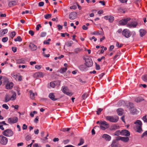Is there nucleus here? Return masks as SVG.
I'll use <instances>...</instances> for the list:
<instances>
[{
    "label": "nucleus",
    "mask_w": 147,
    "mask_h": 147,
    "mask_svg": "<svg viewBox=\"0 0 147 147\" xmlns=\"http://www.w3.org/2000/svg\"><path fill=\"white\" fill-rule=\"evenodd\" d=\"M142 120L144 122H147V116L145 115L143 116Z\"/></svg>",
    "instance_id": "nucleus-51"
},
{
    "label": "nucleus",
    "mask_w": 147,
    "mask_h": 147,
    "mask_svg": "<svg viewBox=\"0 0 147 147\" xmlns=\"http://www.w3.org/2000/svg\"><path fill=\"white\" fill-rule=\"evenodd\" d=\"M82 49L79 48H78L74 49V51L77 54L81 51Z\"/></svg>",
    "instance_id": "nucleus-33"
},
{
    "label": "nucleus",
    "mask_w": 147,
    "mask_h": 147,
    "mask_svg": "<svg viewBox=\"0 0 147 147\" xmlns=\"http://www.w3.org/2000/svg\"><path fill=\"white\" fill-rule=\"evenodd\" d=\"M100 129L103 130L107 129L109 127V124L105 121H100Z\"/></svg>",
    "instance_id": "nucleus-4"
},
{
    "label": "nucleus",
    "mask_w": 147,
    "mask_h": 147,
    "mask_svg": "<svg viewBox=\"0 0 147 147\" xmlns=\"http://www.w3.org/2000/svg\"><path fill=\"white\" fill-rule=\"evenodd\" d=\"M11 101L14 100L16 98V94L15 92L13 90L11 91Z\"/></svg>",
    "instance_id": "nucleus-16"
},
{
    "label": "nucleus",
    "mask_w": 147,
    "mask_h": 147,
    "mask_svg": "<svg viewBox=\"0 0 147 147\" xmlns=\"http://www.w3.org/2000/svg\"><path fill=\"white\" fill-rule=\"evenodd\" d=\"M92 34L93 35H96L97 36L100 35L101 34V32L99 31H95L93 32Z\"/></svg>",
    "instance_id": "nucleus-42"
},
{
    "label": "nucleus",
    "mask_w": 147,
    "mask_h": 147,
    "mask_svg": "<svg viewBox=\"0 0 147 147\" xmlns=\"http://www.w3.org/2000/svg\"><path fill=\"white\" fill-rule=\"evenodd\" d=\"M131 18H127L123 19L119 22V23L121 25H125L128 23V22L130 21Z\"/></svg>",
    "instance_id": "nucleus-12"
},
{
    "label": "nucleus",
    "mask_w": 147,
    "mask_h": 147,
    "mask_svg": "<svg viewBox=\"0 0 147 147\" xmlns=\"http://www.w3.org/2000/svg\"><path fill=\"white\" fill-rule=\"evenodd\" d=\"M12 50L14 53L16 52L17 51V48L15 47H13L12 48Z\"/></svg>",
    "instance_id": "nucleus-59"
},
{
    "label": "nucleus",
    "mask_w": 147,
    "mask_h": 147,
    "mask_svg": "<svg viewBox=\"0 0 147 147\" xmlns=\"http://www.w3.org/2000/svg\"><path fill=\"white\" fill-rule=\"evenodd\" d=\"M120 135H121V131L120 130L117 131L114 133V135L115 136H117Z\"/></svg>",
    "instance_id": "nucleus-43"
},
{
    "label": "nucleus",
    "mask_w": 147,
    "mask_h": 147,
    "mask_svg": "<svg viewBox=\"0 0 147 147\" xmlns=\"http://www.w3.org/2000/svg\"><path fill=\"white\" fill-rule=\"evenodd\" d=\"M51 16V14H46L44 16L45 18L46 19H48L50 18Z\"/></svg>",
    "instance_id": "nucleus-44"
},
{
    "label": "nucleus",
    "mask_w": 147,
    "mask_h": 147,
    "mask_svg": "<svg viewBox=\"0 0 147 147\" xmlns=\"http://www.w3.org/2000/svg\"><path fill=\"white\" fill-rule=\"evenodd\" d=\"M9 82V79L6 77H4L3 78V83L5 85Z\"/></svg>",
    "instance_id": "nucleus-27"
},
{
    "label": "nucleus",
    "mask_w": 147,
    "mask_h": 147,
    "mask_svg": "<svg viewBox=\"0 0 147 147\" xmlns=\"http://www.w3.org/2000/svg\"><path fill=\"white\" fill-rule=\"evenodd\" d=\"M38 116L36 117L34 119V122L36 123H37L38 121Z\"/></svg>",
    "instance_id": "nucleus-61"
},
{
    "label": "nucleus",
    "mask_w": 147,
    "mask_h": 147,
    "mask_svg": "<svg viewBox=\"0 0 147 147\" xmlns=\"http://www.w3.org/2000/svg\"><path fill=\"white\" fill-rule=\"evenodd\" d=\"M122 34L123 36L127 38H129L131 36L130 32L129 30L127 29H124L122 32Z\"/></svg>",
    "instance_id": "nucleus-10"
},
{
    "label": "nucleus",
    "mask_w": 147,
    "mask_h": 147,
    "mask_svg": "<svg viewBox=\"0 0 147 147\" xmlns=\"http://www.w3.org/2000/svg\"><path fill=\"white\" fill-rule=\"evenodd\" d=\"M139 32H140V35L142 37L144 36L146 33V31L143 29L140 30Z\"/></svg>",
    "instance_id": "nucleus-26"
},
{
    "label": "nucleus",
    "mask_w": 147,
    "mask_h": 147,
    "mask_svg": "<svg viewBox=\"0 0 147 147\" xmlns=\"http://www.w3.org/2000/svg\"><path fill=\"white\" fill-rule=\"evenodd\" d=\"M36 113V112L34 111L33 112H31L30 113V115L32 117L34 116V114Z\"/></svg>",
    "instance_id": "nucleus-57"
},
{
    "label": "nucleus",
    "mask_w": 147,
    "mask_h": 147,
    "mask_svg": "<svg viewBox=\"0 0 147 147\" xmlns=\"http://www.w3.org/2000/svg\"><path fill=\"white\" fill-rule=\"evenodd\" d=\"M8 40V38L7 37H5L2 39V41L3 42H5L7 41Z\"/></svg>",
    "instance_id": "nucleus-48"
},
{
    "label": "nucleus",
    "mask_w": 147,
    "mask_h": 147,
    "mask_svg": "<svg viewBox=\"0 0 147 147\" xmlns=\"http://www.w3.org/2000/svg\"><path fill=\"white\" fill-rule=\"evenodd\" d=\"M15 41L21 42L22 41V39L20 36H18L16 38L14 39Z\"/></svg>",
    "instance_id": "nucleus-40"
},
{
    "label": "nucleus",
    "mask_w": 147,
    "mask_h": 147,
    "mask_svg": "<svg viewBox=\"0 0 147 147\" xmlns=\"http://www.w3.org/2000/svg\"><path fill=\"white\" fill-rule=\"evenodd\" d=\"M102 138L107 141H109L111 140V137L109 135L104 134L102 136Z\"/></svg>",
    "instance_id": "nucleus-14"
},
{
    "label": "nucleus",
    "mask_w": 147,
    "mask_h": 147,
    "mask_svg": "<svg viewBox=\"0 0 147 147\" xmlns=\"http://www.w3.org/2000/svg\"><path fill=\"white\" fill-rule=\"evenodd\" d=\"M11 76L16 80L21 81L22 80V76L19 73L16 74L15 72H13L11 73Z\"/></svg>",
    "instance_id": "nucleus-8"
},
{
    "label": "nucleus",
    "mask_w": 147,
    "mask_h": 147,
    "mask_svg": "<svg viewBox=\"0 0 147 147\" xmlns=\"http://www.w3.org/2000/svg\"><path fill=\"white\" fill-rule=\"evenodd\" d=\"M16 34V32L14 31L12 32L10 34L9 36L10 37L12 38H13L15 36Z\"/></svg>",
    "instance_id": "nucleus-41"
},
{
    "label": "nucleus",
    "mask_w": 147,
    "mask_h": 147,
    "mask_svg": "<svg viewBox=\"0 0 147 147\" xmlns=\"http://www.w3.org/2000/svg\"><path fill=\"white\" fill-rule=\"evenodd\" d=\"M121 135L129 136L130 135V133L127 130H123L121 131Z\"/></svg>",
    "instance_id": "nucleus-18"
},
{
    "label": "nucleus",
    "mask_w": 147,
    "mask_h": 147,
    "mask_svg": "<svg viewBox=\"0 0 147 147\" xmlns=\"http://www.w3.org/2000/svg\"><path fill=\"white\" fill-rule=\"evenodd\" d=\"M106 119L111 122L115 123L118 121L119 117L117 116H108L106 117Z\"/></svg>",
    "instance_id": "nucleus-3"
},
{
    "label": "nucleus",
    "mask_w": 147,
    "mask_h": 147,
    "mask_svg": "<svg viewBox=\"0 0 147 147\" xmlns=\"http://www.w3.org/2000/svg\"><path fill=\"white\" fill-rule=\"evenodd\" d=\"M84 139L82 138H81L80 139V142L78 144V146L82 145L84 143Z\"/></svg>",
    "instance_id": "nucleus-38"
},
{
    "label": "nucleus",
    "mask_w": 147,
    "mask_h": 147,
    "mask_svg": "<svg viewBox=\"0 0 147 147\" xmlns=\"http://www.w3.org/2000/svg\"><path fill=\"white\" fill-rule=\"evenodd\" d=\"M2 134L5 136L10 137L12 136L13 134V132L10 129H7L4 131L2 132Z\"/></svg>",
    "instance_id": "nucleus-1"
},
{
    "label": "nucleus",
    "mask_w": 147,
    "mask_h": 147,
    "mask_svg": "<svg viewBox=\"0 0 147 147\" xmlns=\"http://www.w3.org/2000/svg\"><path fill=\"white\" fill-rule=\"evenodd\" d=\"M87 96V94L86 93H84L82 96V98L83 99H85Z\"/></svg>",
    "instance_id": "nucleus-50"
},
{
    "label": "nucleus",
    "mask_w": 147,
    "mask_h": 147,
    "mask_svg": "<svg viewBox=\"0 0 147 147\" xmlns=\"http://www.w3.org/2000/svg\"><path fill=\"white\" fill-rule=\"evenodd\" d=\"M18 121V118L16 117L9 118L8 119V122L10 124L16 123Z\"/></svg>",
    "instance_id": "nucleus-9"
},
{
    "label": "nucleus",
    "mask_w": 147,
    "mask_h": 147,
    "mask_svg": "<svg viewBox=\"0 0 147 147\" xmlns=\"http://www.w3.org/2000/svg\"><path fill=\"white\" fill-rule=\"evenodd\" d=\"M121 138H122L121 137L119 136L116 137L115 138L116 141V140H121Z\"/></svg>",
    "instance_id": "nucleus-60"
},
{
    "label": "nucleus",
    "mask_w": 147,
    "mask_h": 147,
    "mask_svg": "<svg viewBox=\"0 0 147 147\" xmlns=\"http://www.w3.org/2000/svg\"><path fill=\"white\" fill-rule=\"evenodd\" d=\"M86 65L87 67H91L93 65V62L92 59L90 58L87 59L85 61Z\"/></svg>",
    "instance_id": "nucleus-11"
},
{
    "label": "nucleus",
    "mask_w": 147,
    "mask_h": 147,
    "mask_svg": "<svg viewBox=\"0 0 147 147\" xmlns=\"http://www.w3.org/2000/svg\"><path fill=\"white\" fill-rule=\"evenodd\" d=\"M73 42L72 41H70L67 42L66 44V45L68 47H71L73 44Z\"/></svg>",
    "instance_id": "nucleus-34"
},
{
    "label": "nucleus",
    "mask_w": 147,
    "mask_h": 147,
    "mask_svg": "<svg viewBox=\"0 0 147 147\" xmlns=\"http://www.w3.org/2000/svg\"><path fill=\"white\" fill-rule=\"evenodd\" d=\"M117 111L118 115H121L123 113V110L122 109H119Z\"/></svg>",
    "instance_id": "nucleus-29"
},
{
    "label": "nucleus",
    "mask_w": 147,
    "mask_h": 147,
    "mask_svg": "<svg viewBox=\"0 0 147 147\" xmlns=\"http://www.w3.org/2000/svg\"><path fill=\"white\" fill-rule=\"evenodd\" d=\"M77 13L74 12L71 13L69 15V18L71 20L75 19L76 17Z\"/></svg>",
    "instance_id": "nucleus-13"
},
{
    "label": "nucleus",
    "mask_w": 147,
    "mask_h": 147,
    "mask_svg": "<svg viewBox=\"0 0 147 147\" xmlns=\"http://www.w3.org/2000/svg\"><path fill=\"white\" fill-rule=\"evenodd\" d=\"M67 68L66 67L65 68H62L60 69V71L61 73H63L65 72L67 70Z\"/></svg>",
    "instance_id": "nucleus-39"
},
{
    "label": "nucleus",
    "mask_w": 147,
    "mask_h": 147,
    "mask_svg": "<svg viewBox=\"0 0 147 147\" xmlns=\"http://www.w3.org/2000/svg\"><path fill=\"white\" fill-rule=\"evenodd\" d=\"M27 128V126L25 124H24L22 127V129L23 130H25Z\"/></svg>",
    "instance_id": "nucleus-64"
},
{
    "label": "nucleus",
    "mask_w": 147,
    "mask_h": 147,
    "mask_svg": "<svg viewBox=\"0 0 147 147\" xmlns=\"http://www.w3.org/2000/svg\"><path fill=\"white\" fill-rule=\"evenodd\" d=\"M116 46L118 48H120L123 45L122 44H120L119 45V44L118 42H117L116 43Z\"/></svg>",
    "instance_id": "nucleus-55"
},
{
    "label": "nucleus",
    "mask_w": 147,
    "mask_h": 147,
    "mask_svg": "<svg viewBox=\"0 0 147 147\" xmlns=\"http://www.w3.org/2000/svg\"><path fill=\"white\" fill-rule=\"evenodd\" d=\"M8 142L7 138L3 135L0 136V144L3 145H6Z\"/></svg>",
    "instance_id": "nucleus-7"
},
{
    "label": "nucleus",
    "mask_w": 147,
    "mask_h": 147,
    "mask_svg": "<svg viewBox=\"0 0 147 147\" xmlns=\"http://www.w3.org/2000/svg\"><path fill=\"white\" fill-rule=\"evenodd\" d=\"M129 107L130 109H129V110L131 113L134 114L136 111V110L133 107V104L132 103H129Z\"/></svg>",
    "instance_id": "nucleus-17"
},
{
    "label": "nucleus",
    "mask_w": 147,
    "mask_h": 147,
    "mask_svg": "<svg viewBox=\"0 0 147 147\" xmlns=\"http://www.w3.org/2000/svg\"><path fill=\"white\" fill-rule=\"evenodd\" d=\"M50 86L52 87V88H54L55 86V83H54V81L53 82H51L50 83Z\"/></svg>",
    "instance_id": "nucleus-52"
},
{
    "label": "nucleus",
    "mask_w": 147,
    "mask_h": 147,
    "mask_svg": "<svg viewBox=\"0 0 147 147\" xmlns=\"http://www.w3.org/2000/svg\"><path fill=\"white\" fill-rule=\"evenodd\" d=\"M102 109L101 108H99L98 109V110L97 111V114L98 115H99L100 113L102 111Z\"/></svg>",
    "instance_id": "nucleus-54"
},
{
    "label": "nucleus",
    "mask_w": 147,
    "mask_h": 147,
    "mask_svg": "<svg viewBox=\"0 0 147 147\" xmlns=\"http://www.w3.org/2000/svg\"><path fill=\"white\" fill-rule=\"evenodd\" d=\"M17 63L18 64H24L25 63V61L23 59H20L17 60Z\"/></svg>",
    "instance_id": "nucleus-28"
},
{
    "label": "nucleus",
    "mask_w": 147,
    "mask_h": 147,
    "mask_svg": "<svg viewBox=\"0 0 147 147\" xmlns=\"http://www.w3.org/2000/svg\"><path fill=\"white\" fill-rule=\"evenodd\" d=\"M142 78L143 81L147 82V75L143 76Z\"/></svg>",
    "instance_id": "nucleus-45"
},
{
    "label": "nucleus",
    "mask_w": 147,
    "mask_h": 147,
    "mask_svg": "<svg viewBox=\"0 0 147 147\" xmlns=\"http://www.w3.org/2000/svg\"><path fill=\"white\" fill-rule=\"evenodd\" d=\"M29 95L30 98L32 99H34L35 98V95H36V94L34 93L33 92L32 90H30L29 91Z\"/></svg>",
    "instance_id": "nucleus-22"
},
{
    "label": "nucleus",
    "mask_w": 147,
    "mask_h": 147,
    "mask_svg": "<svg viewBox=\"0 0 147 147\" xmlns=\"http://www.w3.org/2000/svg\"><path fill=\"white\" fill-rule=\"evenodd\" d=\"M79 69L81 71H84L86 70V65H81L79 66Z\"/></svg>",
    "instance_id": "nucleus-25"
},
{
    "label": "nucleus",
    "mask_w": 147,
    "mask_h": 147,
    "mask_svg": "<svg viewBox=\"0 0 147 147\" xmlns=\"http://www.w3.org/2000/svg\"><path fill=\"white\" fill-rule=\"evenodd\" d=\"M134 123L136 125H137L135 127L136 131L137 132H140L142 131V123L141 121L140 120H137Z\"/></svg>",
    "instance_id": "nucleus-2"
},
{
    "label": "nucleus",
    "mask_w": 147,
    "mask_h": 147,
    "mask_svg": "<svg viewBox=\"0 0 147 147\" xmlns=\"http://www.w3.org/2000/svg\"><path fill=\"white\" fill-rule=\"evenodd\" d=\"M49 98L52 100L53 101H55L57 100V99L55 97V96L54 95V93H50L49 95Z\"/></svg>",
    "instance_id": "nucleus-24"
},
{
    "label": "nucleus",
    "mask_w": 147,
    "mask_h": 147,
    "mask_svg": "<svg viewBox=\"0 0 147 147\" xmlns=\"http://www.w3.org/2000/svg\"><path fill=\"white\" fill-rule=\"evenodd\" d=\"M35 68L38 70L40 69L42 67V66L41 65H36L35 66Z\"/></svg>",
    "instance_id": "nucleus-47"
},
{
    "label": "nucleus",
    "mask_w": 147,
    "mask_h": 147,
    "mask_svg": "<svg viewBox=\"0 0 147 147\" xmlns=\"http://www.w3.org/2000/svg\"><path fill=\"white\" fill-rule=\"evenodd\" d=\"M41 27V26L40 24H38L36 26V30H39V28Z\"/></svg>",
    "instance_id": "nucleus-56"
},
{
    "label": "nucleus",
    "mask_w": 147,
    "mask_h": 147,
    "mask_svg": "<svg viewBox=\"0 0 147 147\" xmlns=\"http://www.w3.org/2000/svg\"><path fill=\"white\" fill-rule=\"evenodd\" d=\"M13 84L11 82H9L5 85V88L7 89H11L13 86Z\"/></svg>",
    "instance_id": "nucleus-15"
},
{
    "label": "nucleus",
    "mask_w": 147,
    "mask_h": 147,
    "mask_svg": "<svg viewBox=\"0 0 147 147\" xmlns=\"http://www.w3.org/2000/svg\"><path fill=\"white\" fill-rule=\"evenodd\" d=\"M16 2L15 1H12L9 2V3L8 5L10 7L16 5Z\"/></svg>",
    "instance_id": "nucleus-30"
},
{
    "label": "nucleus",
    "mask_w": 147,
    "mask_h": 147,
    "mask_svg": "<svg viewBox=\"0 0 147 147\" xmlns=\"http://www.w3.org/2000/svg\"><path fill=\"white\" fill-rule=\"evenodd\" d=\"M111 147H117V146L116 144V141L114 140L113 141L112 143L111 144Z\"/></svg>",
    "instance_id": "nucleus-32"
},
{
    "label": "nucleus",
    "mask_w": 147,
    "mask_h": 147,
    "mask_svg": "<svg viewBox=\"0 0 147 147\" xmlns=\"http://www.w3.org/2000/svg\"><path fill=\"white\" fill-rule=\"evenodd\" d=\"M143 100L142 97H137L135 99V101L137 102H140Z\"/></svg>",
    "instance_id": "nucleus-31"
},
{
    "label": "nucleus",
    "mask_w": 147,
    "mask_h": 147,
    "mask_svg": "<svg viewBox=\"0 0 147 147\" xmlns=\"http://www.w3.org/2000/svg\"><path fill=\"white\" fill-rule=\"evenodd\" d=\"M46 33L45 32H42L40 34V36L42 37H44L46 36Z\"/></svg>",
    "instance_id": "nucleus-53"
},
{
    "label": "nucleus",
    "mask_w": 147,
    "mask_h": 147,
    "mask_svg": "<svg viewBox=\"0 0 147 147\" xmlns=\"http://www.w3.org/2000/svg\"><path fill=\"white\" fill-rule=\"evenodd\" d=\"M44 75L42 72H39L36 73L34 76L36 78H42L43 77Z\"/></svg>",
    "instance_id": "nucleus-21"
},
{
    "label": "nucleus",
    "mask_w": 147,
    "mask_h": 147,
    "mask_svg": "<svg viewBox=\"0 0 147 147\" xmlns=\"http://www.w3.org/2000/svg\"><path fill=\"white\" fill-rule=\"evenodd\" d=\"M11 100V95L9 94H6L5 97V102H7Z\"/></svg>",
    "instance_id": "nucleus-19"
},
{
    "label": "nucleus",
    "mask_w": 147,
    "mask_h": 147,
    "mask_svg": "<svg viewBox=\"0 0 147 147\" xmlns=\"http://www.w3.org/2000/svg\"><path fill=\"white\" fill-rule=\"evenodd\" d=\"M114 17L112 16H109V21L110 22H112L114 20Z\"/></svg>",
    "instance_id": "nucleus-36"
},
{
    "label": "nucleus",
    "mask_w": 147,
    "mask_h": 147,
    "mask_svg": "<svg viewBox=\"0 0 147 147\" xmlns=\"http://www.w3.org/2000/svg\"><path fill=\"white\" fill-rule=\"evenodd\" d=\"M29 47L32 51H35L37 49V46L32 43L30 44Z\"/></svg>",
    "instance_id": "nucleus-20"
},
{
    "label": "nucleus",
    "mask_w": 147,
    "mask_h": 147,
    "mask_svg": "<svg viewBox=\"0 0 147 147\" xmlns=\"http://www.w3.org/2000/svg\"><path fill=\"white\" fill-rule=\"evenodd\" d=\"M1 34L3 35L7 33L8 32V30L7 29H4L1 30Z\"/></svg>",
    "instance_id": "nucleus-35"
},
{
    "label": "nucleus",
    "mask_w": 147,
    "mask_h": 147,
    "mask_svg": "<svg viewBox=\"0 0 147 147\" xmlns=\"http://www.w3.org/2000/svg\"><path fill=\"white\" fill-rule=\"evenodd\" d=\"M2 107L3 108H5V109H6L7 110L8 109H9V107H8V106L6 104H3L2 105Z\"/></svg>",
    "instance_id": "nucleus-49"
},
{
    "label": "nucleus",
    "mask_w": 147,
    "mask_h": 147,
    "mask_svg": "<svg viewBox=\"0 0 147 147\" xmlns=\"http://www.w3.org/2000/svg\"><path fill=\"white\" fill-rule=\"evenodd\" d=\"M61 90L64 93L69 96H72L73 94V93L69 91L68 88L65 86L62 87Z\"/></svg>",
    "instance_id": "nucleus-6"
},
{
    "label": "nucleus",
    "mask_w": 147,
    "mask_h": 147,
    "mask_svg": "<svg viewBox=\"0 0 147 147\" xmlns=\"http://www.w3.org/2000/svg\"><path fill=\"white\" fill-rule=\"evenodd\" d=\"M137 23L134 21H132L131 20L129 21L127 25V27L129 28H136L137 25Z\"/></svg>",
    "instance_id": "nucleus-5"
},
{
    "label": "nucleus",
    "mask_w": 147,
    "mask_h": 147,
    "mask_svg": "<svg viewBox=\"0 0 147 147\" xmlns=\"http://www.w3.org/2000/svg\"><path fill=\"white\" fill-rule=\"evenodd\" d=\"M55 83V85L59 86L60 84V81L59 80H57L54 81Z\"/></svg>",
    "instance_id": "nucleus-46"
},
{
    "label": "nucleus",
    "mask_w": 147,
    "mask_h": 147,
    "mask_svg": "<svg viewBox=\"0 0 147 147\" xmlns=\"http://www.w3.org/2000/svg\"><path fill=\"white\" fill-rule=\"evenodd\" d=\"M119 126L117 125L114 124L112 125L110 128L111 130H115L119 129Z\"/></svg>",
    "instance_id": "nucleus-23"
},
{
    "label": "nucleus",
    "mask_w": 147,
    "mask_h": 147,
    "mask_svg": "<svg viewBox=\"0 0 147 147\" xmlns=\"http://www.w3.org/2000/svg\"><path fill=\"white\" fill-rule=\"evenodd\" d=\"M129 138L128 137H122L121 140L124 142H127L128 141Z\"/></svg>",
    "instance_id": "nucleus-37"
},
{
    "label": "nucleus",
    "mask_w": 147,
    "mask_h": 147,
    "mask_svg": "<svg viewBox=\"0 0 147 147\" xmlns=\"http://www.w3.org/2000/svg\"><path fill=\"white\" fill-rule=\"evenodd\" d=\"M99 3L103 5H105V1H99Z\"/></svg>",
    "instance_id": "nucleus-63"
},
{
    "label": "nucleus",
    "mask_w": 147,
    "mask_h": 147,
    "mask_svg": "<svg viewBox=\"0 0 147 147\" xmlns=\"http://www.w3.org/2000/svg\"><path fill=\"white\" fill-rule=\"evenodd\" d=\"M44 3L43 2L41 1L38 3V6L40 7L43 6L44 5Z\"/></svg>",
    "instance_id": "nucleus-58"
},
{
    "label": "nucleus",
    "mask_w": 147,
    "mask_h": 147,
    "mask_svg": "<svg viewBox=\"0 0 147 147\" xmlns=\"http://www.w3.org/2000/svg\"><path fill=\"white\" fill-rule=\"evenodd\" d=\"M57 26L59 30H60L62 29V26L60 25H58Z\"/></svg>",
    "instance_id": "nucleus-62"
}]
</instances>
